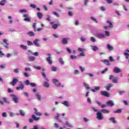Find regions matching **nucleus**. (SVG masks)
I'll use <instances>...</instances> for the list:
<instances>
[{
  "label": "nucleus",
  "instance_id": "21",
  "mask_svg": "<svg viewBox=\"0 0 129 129\" xmlns=\"http://www.w3.org/2000/svg\"><path fill=\"white\" fill-rule=\"evenodd\" d=\"M60 117V114H57V115L55 117V119L58 120V122H63L62 120H60L59 119V117Z\"/></svg>",
  "mask_w": 129,
  "mask_h": 129
},
{
  "label": "nucleus",
  "instance_id": "52",
  "mask_svg": "<svg viewBox=\"0 0 129 129\" xmlns=\"http://www.w3.org/2000/svg\"><path fill=\"white\" fill-rule=\"evenodd\" d=\"M51 70L53 72H56V71H57V68L55 67H52V68L51 69Z\"/></svg>",
  "mask_w": 129,
  "mask_h": 129
},
{
  "label": "nucleus",
  "instance_id": "39",
  "mask_svg": "<svg viewBox=\"0 0 129 129\" xmlns=\"http://www.w3.org/2000/svg\"><path fill=\"white\" fill-rule=\"evenodd\" d=\"M24 21L25 22H31V18L30 17H28L24 19Z\"/></svg>",
  "mask_w": 129,
  "mask_h": 129
},
{
  "label": "nucleus",
  "instance_id": "25",
  "mask_svg": "<svg viewBox=\"0 0 129 129\" xmlns=\"http://www.w3.org/2000/svg\"><path fill=\"white\" fill-rule=\"evenodd\" d=\"M37 15L38 19H41L42 18V13L38 12L37 13Z\"/></svg>",
  "mask_w": 129,
  "mask_h": 129
},
{
  "label": "nucleus",
  "instance_id": "23",
  "mask_svg": "<svg viewBox=\"0 0 129 129\" xmlns=\"http://www.w3.org/2000/svg\"><path fill=\"white\" fill-rule=\"evenodd\" d=\"M109 120L111 121L113 123H116L117 122L116 120H115V118L114 117L109 118Z\"/></svg>",
  "mask_w": 129,
  "mask_h": 129
},
{
  "label": "nucleus",
  "instance_id": "27",
  "mask_svg": "<svg viewBox=\"0 0 129 129\" xmlns=\"http://www.w3.org/2000/svg\"><path fill=\"white\" fill-rule=\"evenodd\" d=\"M19 113H20V114L22 116H24L25 115V112H24L23 110H19Z\"/></svg>",
  "mask_w": 129,
  "mask_h": 129
},
{
  "label": "nucleus",
  "instance_id": "49",
  "mask_svg": "<svg viewBox=\"0 0 129 129\" xmlns=\"http://www.w3.org/2000/svg\"><path fill=\"white\" fill-rule=\"evenodd\" d=\"M80 70H81V71H82V72H84L85 71V68H83L82 67L80 66L79 67Z\"/></svg>",
  "mask_w": 129,
  "mask_h": 129
},
{
  "label": "nucleus",
  "instance_id": "57",
  "mask_svg": "<svg viewBox=\"0 0 129 129\" xmlns=\"http://www.w3.org/2000/svg\"><path fill=\"white\" fill-rule=\"evenodd\" d=\"M109 61L110 62H113L114 60L113 59L112 56H109Z\"/></svg>",
  "mask_w": 129,
  "mask_h": 129
},
{
  "label": "nucleus",
  "instance_id": "37",
  "mask_svg": "<svg viewBox=\"0 0 129 129\" xmlns=\"http://www.w3.org/2000/svg\"><path fill=\"white\" fill-rule=\"evenodd\" d=\"M121 112H122V110L120 109L113 111L114 113H121Z\"/></svg>",
  "mask_w": 129,
  "mask_h": 129
},
{
  "label": "nucleus",
  "instance_id": "41",
  "mask_svg": "<svg viewBox=\"0 0 129 129\" xmlns=\"http://www.w3.org/2000/svg\"><path fill=\"white\" fill-rule=\"evenodd\" d=\"M6 3V1L5 0H3L0 2V5L1 6H4Z\"/></svg>",
  "mask_w": 129,
  "mask_h": 129
},
{
  "label": "nucleus",
  "instance_id": "24",
  "mask_svg": "<svg viewBox=\"0 0 129 129\" xmlns=\"http://www.w3.org/2000/svg\"><path fill=\"white\" fill-rule=\"evenodd\" d=\"M91 48L94 51H97L98 50V47L97 46H91Z\"/></svg>",
  "mask_w": 129,
  "mask_h": 129
},
{
  "label": "nucleus",
  "instance_id": "64",
  "mask_svg": "<svg viewBox=\"0 0 129 129\" xmlns=\"http://www.w3.org/2000/svg\"><path fill=\"white\" fill-rule=\"evenodd\" d=\"M32 129H39V126L38 125H34V128H33Z\"/></svg>",
  "mask_w": 129,
  "mask_h": 129
},
{
  "label": "nucleus",
  "instance_id": "47",
  "mask_svg": "<svg viewBox=\"0 0 129 129\" xmlns=\"http://www.w3.org/2000/svg\"><path fill=\"white\" fill-rule=\"evenodd\" d=\"M66 50H67V52H69V53H72V51H71V50L70 49V48L67 47Z\"/></svg>",
  "mask_w": 129,
  "mask_h": 129
},
{
  "label": "nucleus",
  "instance_id": "15",
  "mask_svg": "<svg viewBox=\"0 0 129 129\" xmlns=\"http://www.w3.org/2000/svg\"><path fill=\"white\" fill-rule=\"evenodd\" d=\"M46 61L48 62L49 64H52V61L51 60V57L48 56V57L46 58Z\"/></svg>",
  "mask_w": 129,
  "mask_h": 129
},
{
  "label": "nucleus",
  "instance_id": "61",
  "mask_svg": "<svg viewBox=\"0 0 129 129\" xmlns=\"http://www.w3.org/2000/svg\"><path fill=\"white\" fill-rule=\"evenodd\" d=\"M91 41L93 42H95V39L94 37H91Z\"/></svg>",
  "mask_w": 129,
  "mask_h": 129
},
{
  "label": "nucleus",
  "instance_id": "4",
  "mask_svg": "<svg viewBox=\"0 0 129 129\" xmlns=\"http://www.w3.org/2000/svg\"><path fill=\"white\" fill-rule=\"evenodd\" d=\"M24 85L23 84V82H20L19 86L18 87H17L16 88V89L17 91H20V90H24Z\"/></svg>",
  "mask_w": 129,
  "mask_h": 129
},
{
  "label": "nucleus",
  "instance_id": "31",
  "mask_svg": "<svg viewBox=\"0 0 129 129\" xmlns=\"http://www.w3.org/2000/svg\"><path fill=\"white\" fill-rule=\"evenodd\" d=\"M35 96H36L38 100H41V95H39V93H37L35 95Z\"/></svg>",
  "mask_w": 129,
  "mask_h": 129
},
{
  "label": "nucleus",
  "instance_id": "19",
  "mask_svg": "<svg viewBox=\"0 0 129 129\" xmlns=\"http://www.w3.org/2000/svg\"><path fill=\"white\" fill-rule=\"evenodd\" d=\"M97 37L98 38H104L105 36V34H97Z\"/></svg>",
  "mask_w": 129,
  "mask_h": 129
},
{
  "label": "nucleus",
  "instance_id": "55",
  "mask_svg": "<svg viewBox=\"0 0 129 129\" xmlns=\"http://www.w3.org/2000/svg\"><path fill=\"white\" fill-rule=\"evenodd\" d=\"M53 15H55L56 17H59V15H58L57 13L54 12L53 13Z\"/></svg>",
  "mask_w": 129,
  "mask_h": 129
},
{
  "label": "nucleus",
  "instance_id": "46",
  "mask_svg": "<svg viewBox=\"0 0 129 129\" xmlns=\"http://www.w3.org/2000/svg\"><path fill=\"white\" fill-rule=\"evenodd\" d=\"M29 85L32 87H36V84L34 83H30V84Z\"/></svg>",
  "mask_w": 129,
  "mask_h": 129
},
{
  "label": "nucleus",
  "instance_id": "42",
  "mask_svg": "<svg viewBox=\"0 0 129 129\" xmlns=\"http://www.w3.org/2000/svg\"><path fill=\"white\" fill-rule=\"evenodd\" d=\"M78 51H80V52H83V51H85V49H84V48H80V47H79V48L78 49Z\"/></svg>",
  "mask_w": 129,
  "mask_h": 129
},
{
  "label": "nucleus",
  "instance_id": "20",
  "mask_svg": "<svg viewBox=\"0 0 129 129\" xmlns=\"http://www.w3.org/2000/svg\"><path fill=\"white\" fill-rule=\"evenodd\" d=\"M107 48L108 49L109 51H112L114 50V48L110 44L107 45Z\"/></svg>",
  "mask_w": 129,
  "mask_h": 129
},
{
  "label": "nucleus",
  "instance_id": "14",
  "mask_svg": "<svg viewBox=\"0 0 129 129\" xmlns=\"http://www.w3.org/2000/svg\"><path fill=\"white\" fill-rule=\"evenodd\" d=\"M11 96L13 97V100L14 101V102H15V103H18V97H16L15 96V95L12 94V95H11Z\"/></svg>",
  "mask_w": 129,
  "mask_h": 129
},
{
  "label": "nucleus",
  "instance_id": "50",
  "mask_svg": "<svg viewBox=\"0 0 129 129\" xmlns=\"http://www.w3.org/2000/svg\"><path fill=\"white\" fill-rule=\"evenodd\" d=\"M70 58H71L72 59H76L77 58V56L71 55V56H70Z\"/></svg>",
  "mask_w": 129,
  "mask_h": 129
},
{
  "label": "nucleus",
  "instance_id": "44",
  "mask_svg": "<svg viewBox=\"0 0 129 129\" xmlns=\"http://www.w3.org/2000/svg\"><path fill=\"white\" fill-rule=\"evenodd\" d=\"M31 83L29 82V80H27L26 81H25V85L27 86H29Z\"/></svg>",
  "mask_w": 129,
  "mask_h": 129
},
{
  "label": "nucleus",
  "instance_id": "11",
  "mask_svg": "<svg viewBox=\"0 0 129 129\" xmlns=\"http://www.w3.org/2000/svg\"><path fill=\"white\" fill-rule=\"evenodd\" d=\"M39 41V40L38 39H35V40L33 42V43L34 44L35 46L36 47H41V45L38 43V42Z\"/></svg>",
  "mask_w": 129,
  "mask_h": 129
},
{
  "label": "nucleus",
  "instance_id": "53",
  "mask_svg": "<svg viewBox=\"0 0 129 129\" xmlns=\"http://www.w3.org/2000/svg\"><path fill=\"white\" fill-rule=\"evenodd\" d=\"M79 74H80V72L78 70H76L75 71V72H74L75 75H79Z\"/></svg>",
  "mask_w": 129,
  "mask_h": 129
},
{
  "label": "nucleus",
  "instance_id": "16",
  "mask_svg": "<svg viewBox=\"0 0 129 129\" xmlns=\"http://www.w3.org/2000/svg\"><path fill=\"white\" fill-rule=\"evenodd\" d=\"M113 84H108V85H107V86H106L107 91L110 90V88L113 87Z\"/></svg>",
  "mask_w": 129,
  "mask_h": 129
},
{
  "label": "nucleus",
  "instance_id": "34",
  "mask_svg": "<svg viewBox=\"0 0 129 129\" xmlns=\"http://www.w3.org/2000/svg\"><path fill=\"white\" fill-rule=\"evenodd\" d=\"M83 85H84L85 87L86 88V89H87V90L90 89V87H89V84L84 83H83Z\"/></svg>",
  "mask_w": 129,
  "mask_h": 129
},
{
  "label": "nucleus",
  "instance_id": "59",
  "mask_svg": "<svg viewBox=\"0 0 129 129\" xmlns=\"http://www.w3.org/2000/svg\"><path fill=\"white\" fill-rule=\"evenodd\" d=\"M34 68L37 70H41L42 69L41 67H34Z\"/></svg>",
  "mask_w": 129,
  "mask_h": 129
},
{
  "label": "nucleus",
  "instance_id": "38",
  "mask_svg": "<svg viewBox=\"0 0 129 129\" xmlns=\"http://www.w3.org/2000/svg\"><path fill=\"white\" fill-rule=\"evenodd\" d=\"M43 86L46 88H49V84H48L47 82H45L44 84H43Z\"/></svg>",
  "mask_w": 129,
  "mask_h": 129
},
{
  "label": "nucleus",
  "instance_id": "56",
  "mask_svg": "<svg viewBox=\"0 0 129 129\" xmlns=\"http://www.w3.org/2000/svg\"><path fill=\"white\" fill-rule=\"evenodd\" d=\"M126 93V91H120L119 92V95H122L123 94H124V93Z\"/></svg>",
  "mask_w": 129,
  "mask_h": 129
},
{
  "label": "nucleus",
  "instance_id": "18",
  "mask_svg": "<svg viewBox=\"0 0 129 129\" xmlns=\"http://www.w3.org/2000/svg\"><path fill=\"white\" fill-rule=\"evenodd\" d=\"M118 79L119 78L118 77H114L113 79H112V83H118Z\"/></svg>",
  "mask_w": 129,
  "mask_h": 129
},
{
  "label": "nucleus",
  "instance_id": "30",
  "mask_svg": "<svg viewBox=\"0 0 129 129\" xmlns=\"http://www.w3.org/2000/svg\"><path fill=\"white\" fill-rule=\"evenodd\" d=\"M62 104H63L66 107H69V102L68 101H63V103H62Z\"/></svg>",
  "mask_w": 129,
  "mask_h": 129
},
{
  "label": "nucleus",
  "instance_id": "40",
  "mask_svg": "<svg viewBox=\"0 0 129 129\" xmlns=\"http://www.w3.org/2000/svg\"><path fill=\"white\" fill-rule=\"evenodd\" d=\"M27 45L28 46H33V43L31 41H27Z\"/></svg>",
  "mask_w": 129,
  "mask_h": 129
},
{
  "label": "nucleus",
  "instance_id": "28",
  "mask_svg": "<svg viewBox=\"0 0 129 129\" xmlns=\"http://www.w3.org/2000/svg\"><path fill=\"white\" fill-rule=\"evenodd\" d=\"M27 35H28L30 36L33 37L35 35V34L32 31H30L28 33H27Z\"/></svg>",
  "mask_w": 129,
  "mask_h": 129
},
{
  "label": "nucleus",
  "instance_id": "62",
  "mask_svg": "<svg viewBox=\"0 0 129 129\" xmlns=\"http://www.w3.org/2000/svg\"><path fill=\"white\" fill-rule=\"evenodd\" d=\"M90 18H91V19L93 21H95L96 23H97V19H95L94 18V17H91Z\"/></svg>",
  "mask_w": 129,
  "mask_h": 129
},
{
  "label": "nucleus",
  "instance_id": "10",
  "mask_svg": "<svg viewBox=\"0 0 129 129\" xmlns=\"http://www.w3.org/2000/svg\"><path fill=\"white\" fill-rule=\"evenodd\" d=\"M100 94L104 96H106L107 97H110V94H109L107 92H106V91H102L100 92Z\"/></svg>",
  "mask_w": 129,
  "mask_h": 129
},
{
  "label": "nucleus",
  "instance_id": "26",
  "mask_svg": "<svg viewBox=\"0 0 129 129\" xmlns=\"http://www.w3.org/2000/svg\"><path fill=\"white\" fill-rule=\"evenodd\" d=\"M20 47H21L22 49L26 50L28 49V46L26 45H20Z\"/></svg>",
  "mask_w": 129,
  "mask_h": 129
},
{
  "label": "nucleus",
  "instance_id": "7",
  "mask_svg": "<svg viewBox=\"0 0 129 129\" xmlns=\"http://www.w3.org/2000/svg\"><path fill=\"white\" fill-rule=\"evenodd\" d=\"M52 82H53V83L55 84L56 87H60L61 84L59 83V82H58V80H56L55 79H53L52 80Z\"/></svg>",
  "mask_w": 129,
  "mask_h": 129
},
{
  "label": "nucleus",
  "instance_id": "60",
  "mask_svg": "<svg viewBox=\"0 0 129 129\" xmlns=\"http://www.w3.org/2000/svg\"><path fill=\"white\" fill-rule=\"evenodd\" d=\"M4 55H5V54L3 53V51L0 50V57H2Z\"/></svg>",
  "mask_w": 129,
  "mask_h": 129
},
{
  "label": "nucleus",
  "instance_id": "9",
  "mask_svg": "<svg viewBox=\"0 0 129 129\" xmlns=\"http://www.w3.org/2000/svg\"><path fill=\"white\" fill-rule=\"evenodd\" d=\"M69 40V38H64L62 39L61 43L63 45H67L68 43V41Z\"/></svg>",
  "mask_w": 129,
  "mask_h": 129
},
{
  "label": "nucleus",
  "instance_id": "5",
  "mask_svg": "<svg viewBox=\"0 0 129 129\" xmlns=\"http://www.w3.org/2000/svg\"><path fill=\"white\" fill-rule=\"evenodd\" d=\"M96 118L98 120L103 119V116H102V114L100 112H98L96 113Z\"/></svg>",
  "mask_w": 129,
  "mask_h": 129
},
{
  "label": "nucleus",
  "instance_id": "51",
  "mask_svg": "<svg viewBox=\"0 0 129 129\" xmlns=\"http://www.w3.org/2000/svg\"><path fill=\"white\" fill-rule=\"evenodd\" d=\"M2 116L3 117H7V114L6 112H3L2 114Z\"/></svg>",
  "mask_w": 129,
  "mask_h": 129
},
{
  "label": "nucleus",
  "instance_id": "32",
  "mask_svg": "<svg viewBox=\"0 0 129 129\" xmlns=\"http://www.w3.org/2000/svg\"><path fill=\"white\" fill-rule=\"evenodd\" d=\"M42 77H43V78L44 79H45L46 81H49V80H48V79L47 78L46 75H45V74L44 72L42 73Z\"/></svg>",
  "mask_w": 129,
  "mask_h": 129
},
{
  "label": "nucleus",
  "instance_id": "2",
  "mask_svg": "<svg viewBox=\"0 0 129 129\" xmlns=\"http://www.w3.org/2000/svg\"><path fill=\"white\" fill-rule=\"evenodd\" d=\"M36 26H37V23H34L32 25V27H33V28H34V32H39V31H41L43 29L42 28H38L37 29H36Z\"/></svg>",
  "mask_w": 129,
  "mask_h": 129
},
{
  "label": "nucleus",
  "instance_id": "33",
  "mask_svg": "<svg viewBox=\"0 0 129 129\" xmlns=\"http://www.w3.org/2000/svg\"><path fill=\"white\" fill-rule=\"evenodd\" d=\"M103 62L106 63V66H110V63L108 60L105 59L103 60Z\"/></svg>",
  "mask_w": 129,
  "mask_h": 129
},
{
  "label": "nucleus",
  "instance_id": "22",
  "mask_svg": "<svg viewBox=\"0 0 129 129\" xmlns=\"http://www.w3.org/2000/svg\"><path fill=\"white\" fill-rule=\"evenodd\" d=\"M106 23L109 24L108 28L111 29L113 27V24L111 23V21H106Z\"/></svg>",
  "mask_w": 129,
  "mask_h": 129
},
{
  "label": "nucleus",
  "instance_id": "3",
  "mask_svg": "<svg viewBox=\"0 0 129 129\" xmlns=\"http://www.w3.org/2000/svg\"><path fill=\"white\" fill-rule=\"evenodd\" d=\"M18 82V80L17 78H13V81H12V82H10V83H9V84L13 86H15L17 83Z\"/></svg>",
  "mask_w": 129,
  "mask_h": 129
},
{
  "label": "nucleus",
  "instance_id": "17",
  "mask_svg": "<svg viewBox=\"0 0 129 129\" xmlns=\"http://www.w3.org/2000/svg\"><path fill=\"white\" fill-rule=\"evenodd\" d=\"M34 110H35V112H34V114L38 116H41L42 113L37 111V110L36 108H34Z\"/></svg>",
  "mask_w": 129,
  "mask_h": 129
},
{
  "label": "nucleus",
  "instance_id": "48",
  "mask_svg": "<svg viewBox=\"0 0 129 129\" xmlns=\"http://www.w3.org/2000/svg\"><path fill=\"white\" fill-rule=\"evenodd\" d=\"M100 10L102 11H106V8L104 7V6H101L100 7Z\"/></svg>",
  "mask_w": 129,
  "mask_h": 129
},
{
  "label": "nucleus",
  "instance_id": "63",
  "mask_svg": "<svg viewBox=\"0 0 129 129\" xmlns=\"http://www.w3.org/2000/svg\"><path fill=\"white\" fill-rule=\"evenodd\" d=\"M24 75L25 77H29V74H28V73H24Z\"/></svg>",
  "mask_w": 129,
  "mask_h": 129
},
{
  "label": "nucleus",
  "instance_id": "35",
  "mask_svg": "<svg viewBox=\"0 0 129 129\" xmlns=\"http://www.w3.org/2000/svg\"><path fill=\"white\" fill-rule=\"evenodd\" d=\"M35 57L34 56H29V60L30 61H34L35 60Z\"/></svg>",
  "mask_w": 129,
  "mask_h": 129
},
{
  "label": "nucleus",
  "instance_id": "45",
  "mask_svg": "<svg viewBox=\"0 0 129 129\" xmlns=\"http://www.w3.org/2000/svg\"><path fill=\"white\" fill-rule=\"evenodd\" d=\"M30 7H31L32 8H34V9L36 8V6L35 4H30Z\"/></svg>",
  "mask_w": 129,
  "mask_h": 129
},
{
  "label": "nucleus",
  "instance_id": "58",
  "mask_svg": "<svg viewBox=\"0 0 129 129\" xmlns=\"http://www.w3.org/2000/svg\"><path fill=\"white\" fill-rule=\"evenodd\" d=\"M105 35L106 36H110V32H109L108 31H105Z\"/></svg>",
  "mask_w": 129,
  "mask_h": 129
},
{
  "label": "nucleus",
  "instance_id": "36",
  "mask_svg": "<svg viewBox=\"0 0 129 129\" xmlns=\"http://www.w3.org/2000/svg\"><path fill=\"white\" fill-rule=\"evenodd\" d=\"M58 61L59 62V63H60V64H61V65H63L64 64V61L63 60L62 58H59L58 59Z\"/></svg>",
  "mask_w": 129,
  "mask_h": 129
},
{
  "label": "nucleus",
  "instance_id": "1",
  "mask_svg": "<svg viewBox=\"0 0 129 129\" xmlns=\"http://www.w3.org/2000/svg\"><path fill=\"white\" fill-rule=\"evenodd\" d=\"M40 119V117H36V116H35L34 114L32 116V118L29 119V122L32 123L33 122V120L35 121H38Z\"/></svg>",
  "mask_w": 129,
  "mask_h": 129
},
{
  "label": "nucleus",
  "instance_id": "13",
  "mask_svg": "<svg viewBox=\"0 0 129 129\" xmlns=\"http://www.w3.org/2000/svg\"><path fill=\"white\" fill-rule=\"evenodd\" d=\"M3 42L5 43L4 44V46L5 47L6 49H8V46L9 45V44L7 43V39H4Z\"/></svg>",
  "mask_w": 129,
  "mask_h": 129
},
{
  "label": "nucleus",
  "instance_id": "29",
  "mask_svg": "<svg viewBox=\"0 0 129 129\" xmlns=\"http://www.w3.org/2000/svg\"><path fill=\"white\" fill-rule=\"evenodd\" d=\"M101 112H103V113H110V111L106 109H102L100 110Z\"/></svg>",
  "mask_w": 129,
  "mask_h": 129
},
{
  "label": "nucleus",
  "instance_id": "12",
  "mask_svg": "<svg viewBox=\"0 0 129 129\" xmlns=\"http://www.w3.org/2000/svg\"><path fill=\"white\" fill-rule=\"evenodd\" d=\"M106 104L110 107H113L114 106V103H113V101L111 100L107 101Z\"/></svg>",
  "mask_w": 129,
  "mask_h": 129
},
{
  "label": "nucleus",
  "instance_id": "54",
  "mask_svg": "<svg viewBox=\"0 0 129 129\" xmlns=\"http://www.w3.org/2000/svg\"><path fill=\"white\" fill-rule=\"evenodd\" d=\"M3 100L4 102L9 103V102L7 101V98H3Z\"/></svg>",
  "mask_w": 129,
  "mask_h": 129
},
{
  "label": "nucleus",
  "instance_id": "6",
  "mask_svg": "<svg viewBox=\"0 0 129 129\" xmlns=\"http://www.w3.org/2000/svg\"><path fill=\"white\" fill-rule=\"evenodd\" d=\"M54 22H51L50 23V24L52 25V28L54 30H56L58 26H60L61 25L60 24H54Z\"/></svg>",
  "mask_w": 129,
  "mask_h": 129
},
{
  "label": "nucleus",
  "instance_id": "8",
  "mask_svg": "<svg viewBox=\"0 0 129 129\" xmlns=\"http://www.w3.org/2000/svg\"><path fill=\"white\" fill-rule=\"evenodd\" d=\"M113 72L116 74H119V73L122 72V70L118 67H115L113 70Z\"/></svg>",
  "mask_w": 129,
  "mask_h": 129
},
{
  "label": "nucleus",
  "instance_id": "43",
  "mask_svg": "<svg viewBox=\"0 0 129 129\" xmlns=\"http://www.w3.org/2000/svg\"><path fill=\"white\" fill-rule=\"evenodd\" d=\"M124 55L125 56L126 59H127L128 58L129 54L127 53V52H124Z\"/></svg>",
  "mask_w": 129,
  "mask_h": 129
}]
</instances>
